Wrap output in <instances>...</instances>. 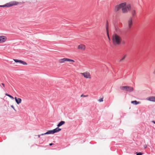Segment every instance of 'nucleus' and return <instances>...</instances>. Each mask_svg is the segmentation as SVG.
<instances>
[{"instance_id": "obj_1", "label": "nucleus", "mask_w": 155, "mask_h": 155, "mask_svg": "<svg viewBox=\"0 0 155 155\" xmlns=\"http://www.w3.org/2000/svg\"><path fill=\"white\" fill-rule=\"evenodd\" d=\"M131 8V5L130 4L124 2L116 5L115 7V11H117L121 8L122 12L124 13H126L128 11L130 10Z\"/></svg>"}, {"instance_id": "obj_2", "label": "nucleus", "mask_w": 155, "mask_h": 155, "mask_svg": "<svg viewBox=\"0 0 155 155\" xmlns=\"http://www.w3.org/2000/svg\"><path fill=\"white\" fill-rule=\"evenodd\" d=\"M112 40L114 45H118L120 44L121 39V38L119 35L114 34L112 36Z\"/></svg>"}, {"instance_id": "obj_3", "label": "nucleus", "mask_w": 155, "mask_h": 155, "mask_svg": "<svg viewBox=\"0 0 155 155\" xmlns=\"http://www.w3.org/2000/svg\"><path fill=\"white\" fill-rule=\"evenodd\" d=\"M18 4V2L16 1L11 2L9 3H7L4 5H0V7H10L13 5H16Z\"/></svg>"}, {"instance_id": "obj_4", "label": "nucleus", "mask_w": 155, "mask_h": 155, "mask_svg": "<svg viewBox=\"0 0 155 155\" xmlns=\"http://www.w3.org/2000/svg\"><path fill=\"white\" fill-rule=\"evenodd\" d=\"M120 89L122 91H126L130 92L134 90V89L132 87L127 86L120 87Z\"/></svg>"}, {"instance_id": "obj_5", "label": "nucleus", "mask_w": 155, "mask_h": 155, "mask_svg": "<svg viewBox=\"0 0 155 155\" xmlns=\"http://www.w3.org/2000/svg\"><path fill=\"white\" fill-rule=\"evenodd\" d=\"M60 63H64L65 61H70L72 62H75L74 61L68 58H64L63 59H59L58 61Z\"/></svg>"}, {"instance_id": "obj_6", "label": "nucleus", "mask_w": 155, "mask_h": 155, "mask_svg": "<svg viewBox=\"0 0 155 155\" xmlns=\"http://www.w3.org/2000/svg\"><path fill=\"white\" fill-rule=\"evenodd\" d=\"M80 74L83 76L85 78L90 79L91 78V75L88 71H86L84 73H81Z\"/></svg>"}, {"instance_id": "obj_7", "label": "nucleus", "mask_w": 155, "mask_h": 155, "mask_svg": "<svg viewBox=\"0 0 155 155\" xmlns=\"http://www.w3.org/2000/svg\"><path fill=\"white\" fill-rule=\"evenodd\" d=\"M7 40V38L4 35L0 36V43L5 42Z\"/></svg>"}, {"instance_id": "obj_8", "label": "nucleus", "mask_w": 155, "mask_h": 155, "mask_svg": "<svg viewBox=\"0 0 155 155\" xmlns=\"http://www.w3.org/2000/svg\"><path fill=\"white\" fill-rule=\"evenodd\" d=\"M132 19L130 18L127 21V25L129 29H130L132 25Z\"/></svg>"}, {"instance_id": "obj_9", "label": "nucleus", "mask_w": 155, "mask_h": 155, "mask_svg": "<svg viewBox=\"0 0 155 155\" xmlns=\"http://www.w3.org/2000/svg\"><path fill=\"white\" fill-rule=\"evenodd\" d=\"M14 61L15 62H19L20 64H22L23 65H26L27 64V63L21 60H18V59H14Z\"/></svg>"}, {"instance_id": "obj_10", "label": "nucleus", "mask_w": 155, "mask_h": 155, "mask_svg": "<svg viewBox=\"0 0 155 155\" xmlns=\"http://www.w3.org/2000/svg\"><path fill=\"white\" fill-rule=\"evenodd\" d=\"M78 48L82 51H84L85 49V46L83 44H81L78 46Z\"/></svg>"}, {"instance_id": "obj_11", "label": "nucleus", "mask_w": 155, "mask_h": 155, "mask_svg": "<svg viewBox=\"0 0 155 155\" xmlns=\"http://www.w3.org/2000/svg\"><path fill=\"white\" fill-rule=\"evenodd\" d=\"M147 100L155 102V96H150L147 98Z\"/></svg>"}, {"instance_id": "obj_12", "label": "nucleus", "mask_w": 155, "mask_h": 155, "mask_svg": "<svg viewBox=\"0 0 155 155\" xmlns=\"http://www.w3.org/2000/svg\"><path fill=\"white\" fill-rule=\"evenodd\" d=\"M15 101L18 104H19L21 102V99L19 98L15 97Z\"/></svg>"}, {"instance_id": "obj_13", "label": "nucleus", "mask_w": 155, "mask_h": 155, "mask_svg": "<svg viewBox=\"0 0 155 155\" xmlns=\"http://www.w3.org/2000/svg\"><path fill=\"white\" fill-rule=\"evenodd\" d=\"M61 130V129L59 128L58 127H57L56 128L52 130L53 134L59 132Z\"/></svg>"}, {"instance_id": "obj_14", "label": "nucleus", "mask_w": 155, "mask_h": 155, "mask_svg": "<svg viewBox=\"0 0 155 155\" xmlns=\"http://www.w3.org/2000/svg\"><path fill=\"white\" fill-rule=\"evenodd\" d=\"M53 134L52 130H49L48 131H47V132L45 133L42 134H41V135H44L49 134Z\"/></svg>"}, {"instance_id": "obj_15", "label": "nucleus", "mask_w": 155, "mask_h": 155, "mask_svg": "<svg viewBox=\"0 0 155 155\" xmlns=\"http://www.w3.org/2000/svg\"><path fill=\"white\" fill-rule=\"evenodd\" d=\"M65 122L64 121H61L58 124L57 126L58 127H60L65 124Z\"/></svg>"}, {"instance_id": "obj_16", "label": "nucleus", "mask_w": 155, "mask_h": 155, "mask_svg": "<svg viewBox=\"0 0 155 155\" xmlns=\"http://www.w3.org/2000/svg\"><path fill=\"white\" fill-rule=\"evenodd\" d=\"M131 103L132 104H135V105H137L138 104H139L140 103V102H138L136 101H131Z\"/></svg>"}, {"instance_id": "obj_17", "label": "nucleus", "mask_w": 155, "mask_h": 155, "mask_svg": "<svg viewBox=\"0 0 155 155\" xmlns=\"http://www.w3.org/2000/svg\"><path fill=\"white\" fill-rule=\"evenodd\" d=\"M127 55L126 54L120 60V61L121 62L123 61L125 59V58L126 57Z\"/></svg>"}, {"instance_id": "obj_18", "label": "nucleus", "mask_w": 155, "mask_h": 155, "mask_svg": "<svg viewBox=\"0 0 155 155\" xmlns=\"http://www.w3.org/2000/svg\"><path fill=\"white\" fill-rule=\"evenodd\" d=\"M132 14L133 16L135 15V11L134 9H133L132 11Z\"/></svg>"}, {"instance_id": "obj_19", "label": "nucleus", "mask_w": 155, "mask_h": 155, "mask_svg": "<svg viewBox=\"0 0 155 155\" xmlns=\"http://www.w3.org/2000/svg\"><path fill=\"white\" fill-rule=\"evenodd\" d=\"M106 30H107V36H108V38L109 39H110V38H109V34H108V27H106Z\"/></svg>"}, {"instance_id": "obj_20", "label": "nucleus", "mask_w": 155, "mask_h": 155, "mask_svg": "<svg viewBox=\"0 0 155 155\" xmlns=\"http://www.w3.org/2000/svg\"><path fill=\"white\" fill-rule=\"evenodd\" d=\"M103 101V98H101L98 100V101L99 102H101Z\"/></svg>"}, {"instance_id": "obj_21", "label": "nucleus", "mask_w": 155, "mask_h": 155, "mask_svg": "<svg viewBox=\"0 0 155 155\" xmlns=\"http://www.w3.org/2000/svg\"><path fill=\"white\" fill-rule=\"evenodd\" d=\"M137 155H142L143 154V153L141 152H136Z\"/></svg>"}, {"instance_id": "obj_22", "label": "nucleus", "mask_w": 155, "mask_h": 155, "mask_svg": "<svg viewBox=\"0 0 155 155\" xmlns=\"http://www.w3.org/2000/svg\"><path fill=\"white\" fill-rule=\"evenodd\" d=\"M6 95L9 97H10V98H12V99H13L14 98L13 97H12V96H11V95H10L9 94H6Z\"/></svg>"}, {"instance_id": "obj_23", "label": "nucleus", "mask_w": 155, "mask_h": 155, "mask_svg": "<svg viewBox=\"0 0 155 155\" xmlns=\"http://www.w3.org/2000/svg\"><path fill=\"white\" fill-rule=\"evenodd\" d=\"M88 96V95H84L83 94H82L81 95V97H87Z\"/></svg>"}, {"instance_id": "obj_24", "label": "nucleus", "mask_w": 155, "mask_h": 155, "mask_svg": "<svg viewBox=\"0 0 155 155\" xmlns=\"http://www.w3.org/2000/svg\"><path fill=\"white\" fill-rule=\"evenodd\" d=\"M11 107L14 110H15V108L14 106L13 105H11Z\"/></svg>"}, {"instance_id": "obj_25", "label": "nucleus", "mask_w": 155, "mask_h": 155, "mask_svg": "<svg viewBox=\"0 0 155 155\" xmlns=\"http://www.w3.org/2000/svg\"><path fill=\"white\" fill-rule=\"evenodd\" d=\"M2 85L3 86V87H5V84H3V83H2Z\"/></svg>"}, {"instance_id": "obj_26", "label": "nucleus", "mask_w": 155, "mask_h": 155, "mask_svg": "<svg viewBox=\"0 0 155 155\" xmlns=\"http://www.w3.org/2000/svg\"><path fill=\"white\" fill-rule=\"evenodd\" d=\"M152 123H154V124H155V121H152Z\"/></svg>"}, {"instance_id": "obj_27", "label": "nucleus", "mask_w": 155, "mask_h": 155, "mask_svg": "<svg viewBox=\"0 0 155 155\" xmlns=\"http://www.w3.org/2000/svg\"><path fill=\"white\" fill-rule=\"evenodd\" d=\"M53 144V143H50L49 144V145L50 146H51Z\"/></svg>"}, {"instance_id": "obj_28", "label": "nucleus", "mask_w": 155, "mask_h": 155, "mask_svg": "<svg viewBox=\"0 0 155 155\" xmlns=\"http://www.w3.org/2000/svg\"><path fill=\"white\" fill-rule=\"evenodd\" d=\"M40 135H38V137H40Z\"/></svg>"}]
</instances>
